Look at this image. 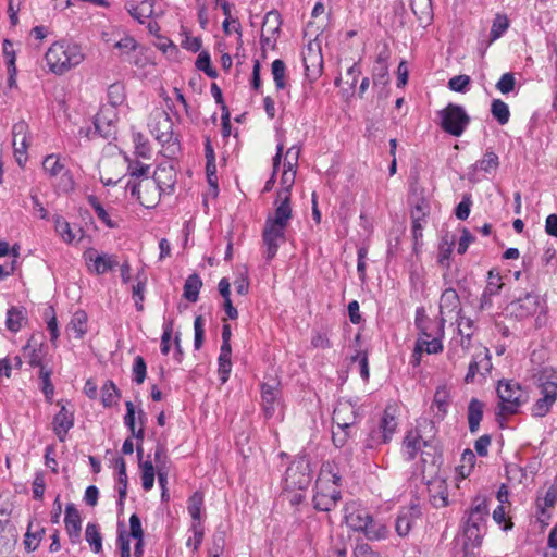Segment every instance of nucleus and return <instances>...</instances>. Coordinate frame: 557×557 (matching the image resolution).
Masks as SVG:
<instances>
[{
    "mask_svg": "<svg viewBox=\"0 0 557 557\" xmlns=\"http://www.w3.org/2000/svg\"><path fill=\"white\" fill-rule=\"evenodd\" d=\"M12 146L18 165L23 166L27 161L29 146L28 125L24 121L15 123L12 127Z\"/></svg>",
    "mask_w": 557,
    "mask_h": 557,
    "instance_id": "nucleus-16",
    "label": "nucleus"
},
{
    "mask_svg": "<svg viewBox=\"0 0 557 557\" xmlns=\"http://www.w3.org/2000/svg\"><path fill=\"white\" fill-rule=\"evenodd\" d=\"M85 539L89 543L94 553L98 554L102 550V536L97 524L88 523L86 525Z\"/></svg>",
    "mask_w": 557,
    "mask_h": 557,
    "instance_id": "nucleus-50",
    "label": "nucleus"
},
{
    "mask_svg": "<svg viewBox=\"0 0 557 557\" xmlns=\"http://www.w3.org/2000/svg\"><path fill=\"white\" fill-rule=\"evenodd\" d=\"M125 189L140 206L147 209L156 208L161 196L164 195L151 181L143 185L141 182L127 181Z\"/></svg>",
    "mask_w": 557,
    "mask_h": 557,
    "instance_id": "nucleus-9",
    "label": "nucleus"
},
{
    "mask_svg": "<svg viewBox=\"0 0 557 557\" xmlns=\"http://www.w3.org/2000/svg\"><path fill=\"white\" fill-rule=\"evenodd\" d=\"M42 169L44 172L50 177H61L62 181V189L67 191L73 188L74 182L70 174V171L66 169L65 164L62 162L60 156L51 153L44 158L42 160Z\"/></svg>",
    "mask_w": 557,
    "mask_h": 557,
    "instance_id": "nucleus-14",
    "label": "nucleus"
},
{
    "mask_svg": "<svg viewBox=\"0 0 557 557\" xmlns=\"http://www.w3.org/2000/svg\"><path fill=\"white\" fill-rule=\"evenodd\" d=\"M491 113L499 125L508 123L510 117L509 107L500 99H494L491 103Z\"/></svg>",
    "mask_w": 557,
    "mask_h": 557,
    "instance_id": "nucleus-45",
    "label": "nucleus"
},
{
    "mask_svg": "<svg viewBox=\"0 0 557 557\" xmlns=\"http://www.w3.org/2000/svg\"><path fill=\"white\" fill-rule=\"evenodd\" d=\"M470 83V76L465 74L456 75L448 81V88L453 91L465 94L469 90Z\"/></svg>",
    "mask_w": 557,
    "mask_h": 557,
    "instance_id": "nucleus-64",
    "label": "nucleus"
},
{
    "mask_svg": "<svg viewBox=\"0 0 557 557\" xmlns=\"http://www.w3.org/2000/svg\"><path fill=\"white\" fill-rule=\"evenodd\" d=\"M424 446H426V442L422 438L419 430H409L403 442V454L407 460H413Z\"/></svg>",
    "mask_w": 557,
    "mask_h": 557,
    "instance_id": "nucleus-25",
    "label": "nucleus"
},
{
    "mask_svg": "<svg viewBox=\"0 0 557 557\" xmlns=\"http://www.w3.org/2000/svg\"><path fill=\"white\" fill-rule=\"evenodd\" d=\"M85 60L82 46L70 40L53 42L45 53L49 72L61 76L78 66Z\"/></svg>",
    "mask_w": 557,
    "mask_h": 557,
    "instance_id": "nucleus-1",
    "label": "nucleus"
},
{
    "mask_svg": "<svg viewBox=\"0 0 557 557\" xmlns=\"http://www.w3.org/2000/svg\"><path fill=\"white\" fill-rule=\"evenodd\" d=\"M344 520L354 531L362 532L368 540L379 541L387 536L385 524L374 521L367 508L359 502H347L344 506Z\"/></svg>",
    "mask_w": 557,
    "mask_h": 557,
    "instance_id": "nucleus-2",
    "label": "nucleus"
},
{
    "mask_svg": "<svg viewBox=\"0 0 557 557\" xmlns=\"http://www.w3.org/2000/svg\"><path fill=\"white\" fill-rule=\"evenodd\" d=\"M74 412L69 410L65 405H61L58 413L52 419V430L58 440L64 443L69 431L74 426Z\"/></svg>",
    "mask_w": 557,
    "mask_h": 557,
    "instance_id": "nucleus-20",
    "label": "nucleus"
},
{
    "mask_svg": "<svg viewBox=\"0 0 557 557\" xmlns=\"http://www.w3.org/2000/svg\"><path fill=\"white\" fill-rule=\"evenodd\" d=\"M196 67L199 71L205 72L210 78H215L218 76L216 71L211 65L210 54L207 51H202L198 54L196 60Z\"/></svg>",
    "mask_w": 557,
    "mask_h": 557,
    "instance_id": "nucleus-62",
    "label": "nucleus"
},
{
    "mask_svg": "<svg viewBox=\"0 0 557 557\" xmlns=\"http://www.w3.org/2000/svg\"><path fill=\"white\" fill-rule=\"evenodd\" d=\"M498 409L500 414H515L527 400V393L522 386L512 380L498 381L496 388Z\"/></svg>",
    "mask_w": 557,
    "mask_h": 557,
    "instance_id": "nucleus-4",
    "label": "nucleus"
},
{
    "mask_svg": "<svg viewBox=\"0 0 557 557\" xmlns=\"http://www.w3.org/2000/svg\"><path fill=\"white\" fill-rule=\"evenodd\" d=\"M135 154L143 159L151 158V148L149 141L143 134L137 133L134 135Z\"/></svg>",
    "mask_w": 557,
    "mask_h": 557,
    "instance_id": "nucleus-60",
    "label": "nucleus"
},
{
    "mask_svg": "<svg viewBox=\"0 0 557 557\" xmlns=\"http://www.w3.org/2000/svg\"><path fill=\"white\" fill-rule=\"evenodd\" d=\"M271 71L276 89H284L286 86V65L283 60L276 59L271 64Z\"/></svg>",
    "mask_w": 557,
    "mask_h": 557,
    "instance_id": "nucleus-55",
    "label": "nucleus"
},
{
    "mask_svg": "<svg viewBox=\"0 0 557 557\" xmlns=\"http://www.w3.org/2000/svg\"><path fill=\"white\" fill-rule=\"evenodd\" d=\"M54 230L63 242L71 244L75 239V235L71 228L70 223L59 214L53 216Z\"/></svg>",
    "mask_w": 557,
    "mask_h": 557,
    "instance_id": "nucleus-47",
    "label": "nucleus"
},
{
    "mask_svg": "<svg viewBox=\"0 0 557 557\" xmlns=\"http://www.w3.org/2000/svg\"><path fill=\"white\" fill-rule=\"evenodd\" d=\"M460 311V299L455 288H446L440 298V312L442 315Z\"/></svg>",
    "mask_w": 557,
    "mask_h": 557,
    "instance_id": "nucleus-29",
    "label": "nucleus"
},
{
    "mask_svg": "<svg viewBox=\"0 0 557 557\" xmlns=\"http://www.w3.org/2000/svg\"><path fill=\"white\" fill-rule=\"evenodd\" d=\"M65 529L71 539L78 537L82 529V519L79 511L74 504H67L64 517Z\"/></svg>",
    "mask_w": 557,
    "mask_h": 557,
    "instance_id": "nucleus-28",
    "label": "nucleus"
},
{
    "mask_svg": "<svg viewBox=\"0 0 557 557\" xmlns=\"http://www.w3.org/2000/svg\"><path fill=\"white\" fill-rule=\"evenodd\" d=\"M363 418L360 406L351 399H339L333 410V423L338 428L350 429Z\"/></svg>",
    "mask_w": 557,
    "mask_h": 557,
    "instance_id": "nucleus-8",
    "label": "nucleus"
},
{
    "mask_svg": "<svg viewBox=\"0 0 557 557\" xmlns=\"http://www.w3.org/2000/svg\"><path fill=\"white\" fill-rule=\"evenodd\" d=\"M152 184H154L164 195L174 193L176 184V172L169 162L160 163L151 175Z\"/></svg>",
    "mask_w": 557,
    "mask_h": 557,
    "instance_id": "nucleus-18",
    "label": "nucleus"
},
{
    "mask_svg": "<svg viewBox=\"0 0 557 557\" xmlns=\"http://www.w3.org/2000/svg\"><path fill=\"white\" fill-rule=\"evenodd\" d=\"M437 115L441 128L454 137H460L470 124V116L460 104L448 103Z\"/></svg>",
    "mask_w": 557,
    "mask_h": 557,
    "instance_id": "nucleus-6",
    "label": "nucleus"
},
{
    "mask_svg": "<svg viewBox=\"0 0 557 557\" xmlns=\"http://www.w3.org/2000/svg\"><path fill=\"white\" fill-rule=\"evenodd\" d=\"M149 127L151 134L169 153L174 154L178 151L180 143L174 135L173 121L169 113L165 111L156 112Z\"/></svg>",
    "mask_w": 557,
    "mask_h": 557,
    "instance_id": "nucleus-5",
    "label": "nucleus"
},
{
    "mask_svg": "<svg viewBox=\"0 0 557 557\" xmlns=\"http://www.w3.org/2000/svg\"><path fill=\"white\" fill-rule=\"evenodd\" d=\"M309 461L305 458L294 460L285 472V487L290 490H306L311 483Z\"/></svg>",
    "mask_w": 557,
    "mask_h": 557,
    "instance_id": "nucleus-10",
    "label": "nucleus"
},
{
    "mask_svg": "<svg viewBox=\"0 0 557 557\" xmlns=\"http://www.w3.org/2000/svg\"><path fill=\"white\" fill-rule=\"evenodd\" d=\"M410 7L413 13L420 18H430L432 16L431 0H411Z\"/></svg>",
    "mask_w": 557,
    "mask_h": 557,
    "instance_id": "nucleus-61",
    "label": "nucleus"
},
{
    "mask_svg": "<svg viewBox=\"0 0 557 557\" xmlns=\"http://www.w3.org/2000/svg\"><path fill=\"white\" fill-rule=\"evenodd\" d=\"M444 336H435L431 338L418 337L416 344L418 345V350H423L426 354H438L443 350V339Z\"/></svg>",
    "mask_w": 557,
    "mask_h": 557,
    "instance_id": "nucleus-46",
    "label": "nucleus"
},
{
    "mask_svg": "<svg viewBox=\"0 0 557 557\" xmlns=\"http://www.w3.org/2000/svg\"><path fill=\"white\" fill-rule=\"evenodd\" d=\"M282 26V16L276 10L269 11L263 18V28L271 34L272 37H276L280 34Z\"/></svg>",
    "mask_w": 557,
    "mask_h": 557,
    "instance_id": "nucleus-48",
    "label": "nucleus"
},
{
    "mask_svg": "<svg viewBox=\"0 0 557 557\" xmlns=\"http://www.w3.org/2000/svg\"><path fill=\"white\" fill-rule=\"evenodd\" d=\"M388 59L389 52L387 49H383L376 57L372 67V79L373 86L386 87L389 83V71H388Z\"/></svg>",
    "mask_w": 557,
    "mask_h": 557,
    "instance_id": "nucleus-24",
    "label": "nucleus"
},
{
    "mask_svg": "<svg viewBox=\"0 0 557 557\" xmlns=\"http://www.w3.org/2000/svg\"><path fill=\"white\" fill-rule=\"evenodd\" d=\"M147 375V364L141 356H136L132 366V380L137 385L145 382Z\"/></svg>",
    "mask_w": 557,
    "mask_h": 557,
    "instance_id": "nucleus-56",
    "label": "nucleus"
},
{
    "mask_svg": "<svg viewBox=\"0 0 557 557\" xmlns=\"http://www.w3.org/2000/svg\"><path fill=\"white\" fill-rule=\"evenodd\" d=\"M285 227L264 222L262 242L265 247L264 259L270 263L277 255L280 246L286 240Z\"/></svg>",
    "mask_w": 557,
    "mask_h": 557,
    "instance_id": "nucleus-11",
    "label": "nucleus"
},
{
    "mask_svg": "<svg viewBox=\"0 0 557 557\" xmlns=\"http://www.w3.org/2000/svg\"><path fill=\"white\" fill-rule=\"evenodd\" d=\"M341 484V475L333 472L330 463L322 466L319 478L315 483L313 494V507L319 511H331L339 502L342 494L338 490Z\"/></svg>",
    "mask_w": 557,
    "mask_h": 557,
    "instance_id": "nucleus-3",
    "label": "nucleus"
},
{
    "mask_svg": "<svg viewBox=\"0 0 557 557\" xmlns=\"http://www.w3.org/2000/svg\"><path fill=\"white\" fill-rule=\"evenodd\" d=\"M541 397L532 407V416L545 417L557 400V375H547L546 371L540 376Z\"/></svg>",
    "mask_w": 557,
    "mask_h": 557,
    "instance_id": "nucleus-7",
    "label": "nucleus"
},
{
    "mask_svg": "<svg viewBox=\"0 0 557 557\" xmlns=\"http://www.w3.org/2000/svg\"><path fill=\"white\" fill-rule=\"evenodd\" d=\"M451 403L450 388L447 385H440L436 387L431 409L434 413V418L438 421L443 420Z\"/></svg>",
    "mask_w": 557,
    "mask_h": 557,
    "instance_id": "nucleus-23",
    "label": "nucleus"
},
{
    "mask_svg": "<svg viewBox=\"0 0 557 557\" xmlns=\"http://www.w3.org/2000/svg\"><path fill=\"white\" fill-rule=\"evenodd\" d=\"M87 313L84 310H77L71 318L67 332L72 333L75 338H82L87 333Z\"/></svg>",
    "mask_w": 557,
    "mask_h": 557,
    "instance_id": "nucleus-37",
    "label": "nucleus"
},
{
    "mask_svg": "<svg viewBox=\"0 0 557 557\" xmlns=\"http://www.w3.org/2000/svg\"><path fill=\"white\" fill-rule=\"evenodd\" d=\"M128 13L133 18L144 24L153 14V1L144 0L139 4L132 5L128 9Z\"/></svg>",
    "mask_w": 557,
    "mask_h": 557,
    "instance_id": "nucleus-42",
    "label": "nucleus"
},
{
    "mask_svg": "<svg viewBox=\"0 0 557 557\" xmlns=\"http://www.w3.org/2000/svg\"><path fill=\"white\" fill-rule=\"evenodd\" d=\"M115 467L117 470V493H119V499H117V506L120 509L124 506V500L126 498L127 494V473H126V462L125 460L120 457L115 460Z\"/></svg>",
    "mask_w": 557,
    "mask_h": 557,
    "instance_id": "nucleus-34",
    "label": "nucleus"
},
{
    "mask_svg": "<svg viewBox=\"0 0 557 557\" xmlns=\"http://www.w3.org/2000/svg\"><path fill=\"white\" fill-rule=\"evenodd\" d=\"M457 324H458V334L461 336L460 346L465 350L468 348L471 337L473 335V332H472L473 321L470 318H467L463 315H458Z\"/></svg>",
    "mask_w": 557,
    "mask_h": 557,
    "instance_id": "nucleus-43",
    "label": "nucleus"
},
{
    "mask_svg": "<svg viewBox=\"0 0 557 557\" xmlns=\"http://www.w3.org/2000/svg\"><path fill=\"white\" fill-rule=\"evenodd\" d=\"M126 160L128 162L126 172V174L129 176L128 181L141 182V185L150 181V165L144 164L136 160H129L128 158H126Z\"/></svg>",
    "mask_w": 557,
    "mask_h": 557,
    "instance_id": "nucleus-31",
    "label": "nucleus"
},
{
    "mask_svg": "<svg viewBox=\"0 0 557 557\" xmlns=\"http://www.w3.org/2000/svg\"><path fill=\"white\" fill-rule=\"evenodd\" d=\"M539 297L536 295L527 294L520 298L513 306L516 307V315L519 318H527L536 313L539 308Z\"/></svg>",
    "mask_w": 557,
    "mask_h": 557,
    "instance_id": "nucleus-33",
    "label": "nucleus"
},
{
    "mask_svg": "<svg viewBox=\"0 0 557 557\" xmlns=\"http://www.w3.org/2000/svg\"><path fill=\"white\" fill-rule=\"evenodd\" d=\"M444 326H445V319H430L426 323L421 324L418 326L419 331V337H435V336H444Z\"/></svg>",
    "mask_w": 557,
    "mask_h": 557,
    "instance_id": "nucleus-38",
    "label": "nucleus"
},
{
    "mask_svg": "<svg viewBox=\"0 0 557 557\" xmlns=\"http://www.w3.org/2000/svg\"><path fill=\"white\" fill-rule=\"evenodd\" d=\"M499 166V157L491 149H487L483 157L468 169V180L471 183L481 182L497 171Z\"/></svg>",
    "mask_w": 557,
    "mask_h": 557,
    "instance_id": "nucleus-12",
    "label": "nucleus"
},
{
    "mask_svg": "<svg viewBox=\"0 0 557 557\" xmlns=\"http://www.w3.org/2000/svg\"><path fill=\"white\" fill-rule=\"evenodd\" d=\"M121 392L115 383L111 380L107 381L101 387V404L106 408H111L117 404Z\"/></svg>",
    "mask_w": 557,
    "mask_h": 557,
    "instance_id": "nucleus-41",
    "label": "nucleus"
},
{
    "mask_svg": "<svg viewBox=\"0 0 557 557\" xmlns=\"http://www.w3.org/2000/svg\"><path fill=\"white\" fill-rule=\"evenodd\" d=\"M23 351L25 356L28 358V363L30 367H38L39 370L41 369V367H45L42 363L45 352L42 350L41 345L39 347H33L30 343H27L23 347Z\"/></svg>",
    "mask_w": 557,
    "mask_h": 557,
    "instance_id": "nucleus-54",
    "label": "nucleus"
},
{
    "mask_svg": "<svg viewBox=\"0 0 557 557\" xmlns=\"http://www.w3.org/2000/svg\"><path fill=\"white\" fill-rule=\"evenodd\" d=\"M203 494L199 491L193 493L187 500V510L191 517V524L202 525L201 513L203 509Z\"/></svg>",
    "mask_w": 557,
    "mask_h": 557,
    "instance_id": "nucleus-35",
    "label": "nucleus"
},
{
    "mask_svg": "<svg viewBox=\"0 0 557 557\" xmlns=\"http://www.w3.org/2000/svg\"><path fill=\"white\" fill-rule=\"evenodd\" d=\"M114 117L115 113L113 109L108 108L101 109V111L95 116V127L102 137L107 138L112 135Z\"/></svg>",
    "mask_w": 557,
    "mask_h": 557,
    "instance_id": "nucleus-26",
    "label": "nucleus"
},
{
    "mask_svg": "<svg viewBox=\"0 0 557 557\" xmlns=\"http://www.w3.org/2000/svg\"><path fill=\"white\" fill-rule=\"evenodd\" d=\"M509 20L506 14L497 13L493 20L490 32V41L499 39L509 28Z\"/></svg>",
    "mask_w": 557,
    "mask_h": 557,
    "instance_id": "nucleus-44",
    "label": "nucleus"
},
{
    "mask_svg": "<svg viewBox=\"0 0 557 557\" xmlns=\"http://www.w3.org/2000/svg\"><path fill=\"white\" fill-rule=\"evenodd\" d=\"M468 516L474 517L476 520H485L488 516V506L484 497L476 496L473 499L472 507L470 508Z\"/></svg>",
    "mask_w": 557,
    "mask_h": 557,
    "instance_id": "nucleus-57",
    "label": "nucleus"
},
{
    "mask_svg": "<svg viewBox=\"0 0 557 557\" xmlns=\"http://www.w3.org/2000/svg\"><path fill=\"white\" fill-rule=\"evenodd\" d=\"M125 99L124 86L114 83L108 87V101L112 108H116L123 103Z\"/></svg>",
    "mask_w": 557,
    "mask_h": 557,
    "instance_id": "nucleus-58",
    "label": "nucleus"
},
{
    "mask_svg": "<svg viewBox=\"0 0 557 557\" xmlns=\"http://www.w3.org/2000/svg\"><path fill=\"white\" fill-rule=\"evenodd\" d=\"M202 287V281L196 273L190 274L184 283L183 296L190 302H196L199 297L200 288Z\"/></svg>",
    "mask_w": 557,
    "mask_h": 557,
    "instance_id": "nucleus-40",
    "label": "nucleus"
},
{
    "mask_svg": "<svg viewBox=\"0 0 557 557\" xmlns=\"http://www.w3.org/2000/svg\"><path fill=\"white\" fill-rule=\"evenodd\" d=\"M483 409H484V404H483V401L479 400L478 398H472L469 401L467 416H468L469 431L472 434L476 433L480 429V423L483 418Z\"/></svg>",
    "mask_w": 557,
    "mask_h": 557,
    "instance_id": "nucleus-30",
    "label": "nucleus"
},
{
    "mask_svg": "<svg viewBox=\"0 0 557 557\" xmlns=\"http://www.w3.org/2000/svg\"><path fill=\"white\" fill-rule=\"evenodd\" d=\"M280 388L278 384L263 383L261 385V400L264 416L269 419L272 418L280 404Z\"/></svg>",
    "mask_w": 557,
    "mask_h": 557,
    "instance_id": "nucleus-22",
    "label": "nucleus"
},
{
    "mask_svg": "<svg viewBox=\"0 0 557 557\" xmlns=\"http://www.w3.org/2000/svg\"><path fill=\"white\" fill-rule=\"evenodd\" d=\"M397 420L392 407H387L380 419L379 428L383 433V441H391L397 430Z\"/></svg>",
    "mask_w": 557,
    "mask_h": 557,
    "instance_id": "nucleus-32",
    "label": "nucleus"
},
{
    "mask_svg": "<svg viewBox=\"0 0 557 557\" xmlns=\"http://www.w3.org/2000/svg\"><path fill=\"white\" fill-rule=\"evenodd\" d=\"M421 516L420 506L412 504L409 507H404L399 510L395 529L399 536H406L409 534L414 521Z\"/></svg>",
    "mask_w": 557,
    "mask_h": 557,
    "instance_id": "nucleus-21",
    "label": "nucleus"
},
{
    "mask_svg": "<svg viewBox=\"0 0 557 557\" xmlns=\"http://www.w3.org/2000/svg\"><path fill=\"white\" fill-rule=\"evenodd\" d=\"M25 319L22 309L11 307L7 312L5 325L9 331L16 333L22 329V322Z\"/></svg>",
    "mask_w": 557,
    "mask_h": 557,
    "instance_id": "nucleus-52",
    "label": "nucleus"
},
{
    "mask_svg": "<svg viewBox=\"0 0 557 557\" xmlns=\"http://www.w3.org/2000/svg\"><path fill=\"white\" fill-rule=\"evenodd\" d=\"M492 357L490 350L485 347L475 352L472 357V360L468 367V372L465 376L466 383H473L475 375L481 374L485 375L492 370Z\"/></svg>",
    "mask_w": 557,
    "mask_h": 557,
    "instance_id": "nucleus-19",
    "label": "nucleus"
},
{
    "mask_svg": "<svg viewBox=\"0 0 557 557\" xmlns=\"http://www.w3.org/2000/svg\"><path fill=\"white\" fill-rule=\"evenodd\" d=\"M292 218L290 194L287 190H278L274 200V212L267 216L265 222L287 228Z\"/></svg>",
    "mask_w": 557,
    "mask_h": 557,
    "instance_id": "nucleus-13",
    "label": "nucleus"
},
{
    "mask_svg": "<svg viewBox=\"0 0 557 557\" xmlns=\"http://www.w3.org/2000/svg\"><path fill=\"white\" fill-rule=\"evenodd\" d=\"M189 532L193 536H189L186 541V546L191 548L193 552H197L203 541L205 530L202 525L190 524Z\"/></svg>",
    "mask_w": 557,
    "mask_h": 557,
    "instance_id": "nucleus-63",
    "label": "nucleus"
},
{
    "mask_svg": "<svg viewBox=\"0 0 557 557\" xmlns=\"http://www.w3.org/2000/svg\"><path fill=\"white\" fill-rule=\"evenodd\" d=\"M141 473V485L145 491H150L154 484L156 471L150 460L139 462Z\"/></svg>",
    "mask_w": 557,
    "mask_h": 557,
    "instance_id": "nucleus-51",
    "label": "nucleus"
},
{
    "mask_svg": "<svg viewBox=\"0 0 557 557\" xmlns=\"http://www.w3.org/2000/svg\"><path fill=\"white\" fill-rule=\"evenodd\" d=\"M310 345L314 349H330L333 344L330 339L329 331L326 330H313L311 332Z\"/></svg>",
    "mask_w": 557,
    "mask_h": 557,
    "instance_id": "nucleus-53",
    "label": "nucleus"
},
{
    "mask_svg": "<svg viewBox=\"0 0 557 557\" xmlns=\"http://www.w3.org/2000/svg\"><path fill=\"white\" fill-rule=\"evenodd\" d=\"M88 203L94 209L97 218L103 222L108 227H114L115 224L110 219L108 212L103 208V206L99 202L98 198L96 196H89L88 197Z\"/></svg>",
    "mask_w": 557,
    "mask_h": 557,
    "instance_id": "nucleus-59",
    "label": "nucleus"
},
{
    "mask_svg": "<svg viewBox=\"0 0 557 557\" xmlns=\"http://www.w3.org/2000/svg\"><path fill=\"white\" fill-rule=\"evenodd\" d=\"M51 369H48L46 367H41L39 370V379L41 382L40 389L44 393L46 400L48 403H51L54 396V386L51 382Z\"/></svg>",
    "mask_w": 557,
    "mask_h": 557,
    "instance_id": "nucleus-49",
    "label": "nucleus"
},
{
    "mask_svg": "<svg viewBox=\"0 0 557 557\" xmlns=\"http://www.w3.org/2000/svg\"><path fill=\"white\" fill-rule=\"evenodd\" d=\"M83 258L88 270L98 275L113 270L119 264L114 255L99 253L95 248L85 250Z\"/></svg>",
    "mask_w": 557,
    "mask_h": 557,
    "instance_id": "nucleus-15",
    "label": "nucleus"
},
{
    "mask_svg": "<svg viewBox=\"0 0 557 557\" xmlns=\"http://www.w3.org/2000/svg\"><path fill=\"white\" fill-rule=\"evenodd\" d=\"M557 503V484H553L548 487L543 498H537L536 509L539 519L542 517L549 518L550 515L546 511V508L553 507Z\"/></svg>",
    "mask_w": 557,
    "mask_h": 557,
    "instance_id": "nucleus-39",
    "label": "nucleus"
},
{
    "mask_svg": "<svg viewBox=\"0 0 557 557\" xmlns=\"http://www.w3.org/2000/svg\"><path fill=\"white\" fill-rule=\"evenodd\" d=\"M504 287L499 271L495 268L487 272L486 285L480 298L479 308L481 311L490 310L494 305V297L498 296Z\"/></svg>",
    "mask_w": 557,
    "mask_h": 557,
    "instance_id": "nucleus-17",
    "label": "nucleus"
},
{
    "mask_svg": "<svg viewBox=\"0 0 557 557\" xmlns=\"http://www.w3.org/2000/svg\"><path fill=\"white\" fill-rule=\"evenodd\" d=\"M232 348H220V355L218 357V375L221 384H225L232 371Z\"/></svg>",
    "mask_w": 557,
    "mask_h": 557,
    "instance_id": "nucleus-36",
    "label": "nucleus"
},
{
    "mask_svg": "<svg viewBox=\"0 0 557 557\" xmlns=\"http://www.w3.org/2000/svg\"><path fill=\"white\" fill-rule=\"evenodd\" d=\"M484 521L485 520H476L472 516H467L463 522V534L473 546L481 544Z\"/></svg>",
    "mask_w": 557,
    "mask_h": 557,
    "instance_id": "nucleus-27",
    "label": "nucleus"
}]
</instances>
